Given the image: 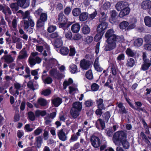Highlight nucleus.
I'll return each mask as SVG.
<instances>
[{
    "label": "nucleus",
    "instance_id": "1",
    "mask_svg": "<svg viewBox=\"0 0 151 151\" xmlns=\"http://www.w3.org/2000/svg\"><path fill=\"white\" fill-rule=\"evenodd\" d=\"M107 44L105 46L104 50L111 51L114 49L116 46V43H121L124 40L123 36H118L114 34L113 29H110L106 32L105 35Z\"/></svg>",
    "mask_w": 151,
    "mask_h": 151
},
{
    "label": "nucleus",
    "instance_id": "2",
    "mask_svg": "<svg viewBox=\"0 0 151 151\" xmlns=\"http://www.w3.org/2000/svg\"><path fill=\"white\" fill-rule=\"evenodd\" d=\"M127 137V135L125 132L122 130L119 131L114 133L112 140L116 145H120V142Z\"/></svg>",
    "mask_w": 151,
    "mask_h": 151
},
{
    "label": "nucleus",
    "instance_id": "3",
    "mask_svg": "<svg viewBox=\"0 0 151 151\" xmlns=\"http://www.w3.org/2000/svg\"><path fill=\"white\" fill-rule=\"evenodd\" d=\"M30 12L29 11H26L24 13H23L22 15V19H27L31 23V28H29L30 30L29 32L30 33H32L33 32V28L35 25V24L34 21L32 19V18L29 16Z\"/></svg>",
    "mask_w": 151,
    "mask_h": 151
},
{
    "label": "nucleus",
    "instance_id": "4",
    "mask_svg": "<svg viewBox=\"0 0 151 151\" xmlns=\"http://www.w3.org/2000/svg\"><path fill=\"white\" fill-rule=\"evenodd\" d=\"M90 142L92 146L95 148H97L101 145V140L98 137L92 135L90 138Z\"/></svg>",
    "mask_w": 151,
    "mask_h": 151
},
{
    "label": "nucleus",
    "instance_id": "5",
    "mask_svg": "<svg viewBox=\"0 0 151 151\" xmlns=\"http://www.w3.org/2000/svg\"><path fill=\"white\" fill-rule=\"evenodd\" d=\"M49 73L50 76L58 80H61L63 78L62 73H60L55 68L51 70L49 72Z\"/></svg>",
    "mask_w": 151,
    "mask_h": 151
},
{
    "label": "nucleus",
    "instance_id": "6",
    "mask_svg": "<svg viewBox=\"0 0 151 151\" xmlns=\"http://www.w3.org/2000/svg\"><path fill=\"white\" fill-rule=\"evenodd\" d=\"M101 23L97 26L96 31L97 33H101L104 34L107 28L108 24L105 22H100Z\"/></svg>",
    "mask_w": 151,
    "mask_h": 151
},
{
    "label": "nucleus",
    "instance_id": "7",
    "mask_svg": "<svg viewBox=\"0 0 151 151\" xmlns=\"http://www.w3.org/2000/svg\"><path fill=\"white\" fill-rule=\"evenodd\" d=\"M91 65V61L85 59L81 60L80 63V66L83 70H87L90 67Z\"/></svg>",
    "mask_w": 151,
    "mask_h": 151
},
{
    "label": "nucleus",
    "instance_id": "8",
    "mask_svg": "<svg viewBox=\"0 0 151 151\" xmlns=\"http://www.w3.org/2000/svg\"><path fill=\"white\" fill-rule=\"evenodd\" d=\"M128 3L126 1H119L117 2L116 5V9L118 11H120L122 9L126 6H129Z\"/></svg>",
    "mask_w": 151,
    "mask_h": 151
},
{
    "label": "nucleus",
    "instance_id": "9",
    "mask_svg": "<svg viewBox=\"0 0 151 151\" xmlns=\"http://www.w3.org/2000/svg\"><path fill=\"white\" fill-rule=\"evenodd\" d=\"M129 6H126L121 11L119 14V16L121 18H123L124 16L129 14L130 9Z\"/></svg>",
    "mask_w": 151,
    "mask_h": 151
},
{
    "label": "nucleus",
    "instance_id": "10",
    "mask_svg": "<svg viewBox=\"0 0 151 151\" xmlns=\"http://www.w3.org/2000/svg\"><path fill=\"white\" fill-rule=\"evenodd\" d=\"M117 13L115 10L111 11L110 12V17L109 18L110 22L112 24H115L116 21Z\"/></svg>",
    "mask_w": 151,
    "mask_h": 151
},
{
    "label": "nucleus",
    "instance_id": "11",
    "mask_svg": "<svg viewBox=\"0 0 151 151\" xmlns=\"http://www.w3.org/2000/svg\"><path fill=\"white\" fill-rule=\"evenodd\" d=\"M73 23V22H67V21L58 24L59 28L62 29L64 30L68 29L69 27Z\"/></svg>",
    "mask_w": 151,
    "mask_h": 151
},
{
    "label": "nucleus",
    "instance_id": "12",
    "mask_svg": "<svg viewBox=\"0 0 151 151\" xmlns=\"http://www.w3.org/2000/svg\"><path fill=\"white\" fill-rule=\"evenodd\" d=\"M59 139L63 141H65L67 140V138L65 132L63 131V129H61L58 133Z\"/></svg>",
    "mask_w": 151,
    "mask_h": 151
},
{
    "label": "nucleus",
    "instance_id": "13",
    "mask_svg": "<svg viewBox=\"0 0 151 151\" xmlns=\"http://www.w3.org/2000/svg\"><path fill=\"white\" fill-rule=\"evenodd\" d=\"M141 6L143 9H149L151 8V1L149 0L144 1L142 3Z\"/></svg>",
    "mask_w": 151,
    "mask_h": 151
},
{
    "label": "nucleus",
    "instance_id": "14",
    "mask_svg": "<svg viewBox=\"0 0 151 151\" xmlns=\"http://www.w3.org/2000/svg\"><path fill=\"white\" fill-rule=\"evenodd\" d=\"M17 1L19 6L23 8L27 7L29 5V3L26 1L27 0H14Z\"/></svg>",
    "mask_w": 151,
    "mask_h": 151
},
{
    "label": "nucleus",
    "instance_id": "15",
    "mask_svg": "<svg viewBox=\"0 0 151 151\" xmlns=\"http://www.w3.org/2000/svg\"><path fill=\"white\" fill-rule=\"evenodd\" d=\"M93 66L95 70L97 72H101L103 70V68L100 66L98 58H96L93 63Z\"/></svg>",
    "mask_w": 151,
    "mask_h": 151
},
{
    "label": "nucleus",
    "instance_id": "16",
    "mask_svg": "<svg viewBox=\"0 0 151 151\" xmlns=\"http://www.w3.org/2000/svg\"><path fill=\"white\" fill-rule=\"evenodd\" d=\"M1 59H4V62L8 64L12 63L14 60L13 58L10 55H4L1 57Z\"/></svg>",
    "mask_w": 151,
    "mask_h": 151
},
{
    "label": "nucleus",
    "instance_id": "17",
    "mask_svg": "<svg viewBox=\"0 0 151 151\" xmlns=\"http://www.w3.org/2000/svg\"><path fill=\"white\" fill-rule=\"evenodd\" d=\"M117 106L119 108V109L118 111V113L120 114H123L127 113V111L125 107L124 106L123 103L120 102L118 104Z\"/></svg>",
    "mask_w": 151,
    "mask_h": 151
},
{
    "label": "nucleus",
    "instance_id": "18",
    "mask_svg": "<svg viewBox=\"0 0 151 151\" xmlns=\"http://www.w3.org/2000/svg\"><path fill=\"white\" fill-rule=\"evenodd\" d=\"M82 108V103L79 101H76L73 103L71 108L81 111Z\"/></svg>",
    "mask_w": 151,
    "mask_h": 151
},
{
    "label": "nucleus",
    "instance_id": "19",
    "mask_svg": "<svg viewBox=\"0 0 151 151\" xmlns=\"http://www.w3.org/2000/svg\"><path fill=\"white\" fill-rule=\"evenodd\" d=\"M62 103V99L59 97L54 98L52 101V103L55 107H58Z\"/></svg>",
    "mask_w": 151,
    "mask_h": 151
},
{
    "label": "nucleus",
    "instance_id": "20",
    "mask_svg": "<svg viewBox=\"0 0 151 151\" xmlns=\"http://www.w3.org/2000/svg\"><path fill=\"white\" fill-rule=\"evenodd\" d=\"M47 75V74L46 75H42L41 77L42 79L45 84H49L52 83L53 80L52 78L50 77H48L45 78V76Z\"/></svg>",
    "mask_w": 151,
    "mask_h": 151
},
{
    "label": "nucleus",
    "instance_id": "21",
    "mask_svg": "<svg viewBox=\"0 0 151 151\" xmlns=\"http://www.w3.org/2000/svg\"><path fill=\"white\" fill-rule=\"evenodd\" d=\"M80 112L81 111L71 108L70 111V114L72 118L75 119L79 116Z\"/></svg>",
    "mask_w": 151,
    "mask_h": 151
},
{
    "label": "nucleus",
    "instance_id": "22",
    "mask_svg": "<svg viewBox=\"0 0 151 151\" xmlns=\"http://www.w3.org/2000/svg\"><path fill=\"white\" fill-rule=\"evenodd\" d=\"M80 25L79 23H76L73 24L71 26V30L73 33H77L80 29Z\"/></svg>",
    "mask_w": 151,
    "mask_h": 151
},
{
    "label": "nucleus",
    "instance_id": "23",
    "mask_svg": "<svg viewBox=\"0 0 151 151\" xmlns=\"http://www.w3.org/2000/svg\"><path fill=\"white\" fill-rule=\"evenodd\" d=\"M121 144H122L124 149H128L129 148L130 143L127 140V138H125V139L120 142V145Z\"/></svg>",
    "mask_w": 151,
    "mask_h": 151
},
{
    "label": "nucleus",
    "instance_id": "24",
    "mask_svg": "<svg viewBox=\"0 0 151 151\" xmlns=\"http://www.w3.org/2000/svg\"><path fill=\"white\" fill-rule=\"evenodd\" d=\"M135 63L134 60L132 58L127 59L126 63V65L127 67L132 68L134 65Z\"/></svg>",
    "mask_w": 151,
    "mask_h": 151
},
{
    "label": "nucleus",
    "instance_id": "25",
    "mask_svg": "<svg viewBox=\"0 0 151 151\" xmlns=\"http://www.w3.org/2000/svg\"><path fill=\"white\" fill-rule=\"evenodd\" d=\"M69 70L72 74H74L76 73L80 72L77 69V65L74 64H71L69 67Z\"/></svg>",
    "mask_w": 151,
    "mask_h": 151
},
{
    "label": "nucleus",
    "instance_id": "26",
    "mask_svg": "<svg viewBox=\"0 0 151 151\" xmlns=\"http://www.w3.org/2000/svg\"><path fill=\"white\" fill-rule=\"evenodd\" d=\"M60 53L63 55H67L69 52V49L67 47L63 46L61 47L60 50Z\"/></svg>",
    "mask_w": 151,
    "mask_h": 151
},
{
    "label": "nucleus",
    "instance_id": "27",
    "mask_svg": "<svg viewBox=\"0 0 151 151\" xmlns=\"http://www.w3.org/2000/svg\"><path fill=\"white\" fill-rule=\"evenodd\" d=\"M82 33L85 35L88 34L90 32L91 29L86 24L84 25L81 29Z\"/></svg>",
    "mask_w": 151,
    "mask_h": 151
},
{
    "label": "nucleus",
    "instance_id": "28",
    "mask_svg": "<svg viewBox=\"0 0 151 151\" xmlns=\"http://www.w3.org/2000/svg\"><path fill=\"white\" fill-rule=\"evenodd\" d=\"M63 45V42L61 38H57L54 42V45L57 48L61 47Z\"/></svg>",
    "mask_w": 151,
    "mask_h": 151
},
{
    "label": "nucleus",
    "instance_id": "29",
    "mask_svg": "<svg viewBox=\"0 0 151 151\" xmlns=\"http://www.w3.org/2000/svg\"><path fill=\"white\" fill-rule=\"evenodd\" d=\"M63 13H60L58 15V24L67 21Z\"/></svg>",
    "mask_w": 151,
    "mask_h": 151
},
{
    "label": "nucleus",
    "instance_id": "30",
    "mask_svg": "<svg viewBox=\"0 0 151 151\" xmlns=\"http://www.w3.org/2000/svg\"><path fill=\"white\" fill-rule=\"evenodd\" d=\"M19 5L17 3H12L10 5V7L14 13H15L19 9Z\"/></svg>",
    "mask_w": 151,
    "mask_h": 151
},
{
    "label": "nucleus",
    "instance_id": "31",
    "mask_svg": "<svg viewBox=\"0 0 151 151\" xmlns=\"http://www.w3.org/2000/svg\"><path fill=\"white\" fill-rule=\"evenodd\" d=\"M46 114L47 112L45 110L41 111L37 110L35 112V116L37 117H38L40 116H44Z\"/></svg>",
    "mask_w": 151,
    "mask_h": 151
},
{
    "label": "nucleus",
    "instance_id": "32",
    "mask_svg": "<svg viewBox=\"0 0 151 151\" xmlns=\"http://www.w3.org/2000/svg\"><path fill=\"white\" fill-rule=\"evenodd\" d=\"M129 23L126 21H123L120 22L119 24V27L120 29L123 30L126 29L129 25Z\"/></svg>",
    "mask_w": 151,
    "mask_h": 151
},
{
    "label": "nucleus",
    "instance_id": "33",
    "mask_svg": "<svg viewBox=\"0 0 151 151\" xmlns=\"http://www.w3.org/2000/svg\"><path fill=\"white\" fill-rule=\"evenodd\" d=\"M145 25L148 27H151V17L149 16H146L144 19Z\"/></svg>",
    "mask_w": 151,
    "mask_h": 151
},
{
    "label": "nucleus",
    "instance_id": "34",
    "mask_svg": "<svg viewBox=\"0 0 151 151\" xmlns=\"http://www.w3.org/2000/svg\"><path fill=\"white\" fill-rule=\"evenodd\" d=\"M111 116L110 112L109 111H107L104 113L102 115V117L105 122H107Z\"/></svg>",
    "mask_w": 151,
    "mask_h": 151
},
{
    "label": "nucleus",
    "instance_id": "35",
    "mask_svg": "<svg viewBox=\"0 0 151 151\" xmlns=\"http://www.w3.org/2000/svg\"><path fill=\"white\" fill-rule=\"evenodd\" d=\"M21 55L19 56V58L22 59H24L27 57V51L25 50V48H23L21 51Z\"/></svg>",
    "mask_w": 151,
    "mask_h": 151
},
{
    "label": "nucleus",
    "instance_id": "36",
    "mask_svg": "<svg viewBox=\"0 0 151 151\" xmlns=\"http://www.w3.org/2000/svg\"><path fill=\"white\" fill-rule=\"evenodd\" d=\"M36 147L38 148H40L41 147V144L42 142V137L40 136L37 137L36 138Z\"/></svg>",
    "mask_w": 151,
    "mask_h": 151
},
{
    "label": "nucleus",
    "instance_id": "37",
    "mask_svg": "<svg viewBox=\"0 0 151 151\" xmlns=\"http://www.w3.org/2000/svg\"><path fill=\"white\" fill-rule=\"evenodd\" d=\"M97 107H101V108H105L104 104V100L103 99L100 98L96 101Z\"/></svg>",
    "mask_w": 151,
    "mask_h": 151
},
{
    "label": "nucleus",
    "instance_id": "38",
    "mask_svg": "<svg viewBox=\"0 0 151 151\" xmlns=\"http://www.w3.org/2000/svg\"><path fill=\"white\" fill-rule=\"evenodd\" d=\"M125 52L128 57H133L135 55V53L130 48H128L127 49Z\"/></svg>",
    "mask_w": 151,
    "mask_h": 151
},
{
    "label": "nucleus",
    "instance_id": "39",
    "mask_svg": "<svg viewBox=\"0 0 151 151\" xmlns=\"http://www.w3.org/2000/svg\"><path fill=\"white\" fill-rule=\"evenodd\" d=\"M112 82V80L110 78H108L106 83L104 85V86L108 87L111 89L113 90L114 88L113 87V84H111Z\"/></svg>",
    "mask_w": 151,
    "mask_h": 151
},
{
    "label": "nucleus",
    "instance_id": "40",
    "mask_svg": "<svg viewBox=\"0 0 151 151\" xmlns=\"http://www.w3.org/2000/svg\"><path fill=\"white\" fill-rule=\"evenodd\" d=\"M81 13V9L80 8H76L72 11V13L73 16L77 17L79 16Z\"/></svg>",
    "mask_w": 151,
    "mask_h": 151
},
{
    "label": "nucleus",
    "instance_id": "41",
    "mask_svg": "<svg viewBox=\"0 0 151 151\" xmlns=\"http://www.w3.org/2000/svg\"><path fill=\"white\" fill-rule=\"evenodd\" d=\"M143 40L141 38H138L134 42V45L137 47H139L142 44Z\"/></svg>",
    "mask_w": 151,
    "mask_h": 151
},
{
    "label": "nucleus",
    "instance_id": "42",
    "mask_svg": "<svg viewBox=\"0 0 151 151\" xmlns=\"http://www.w3.org/2000/svg\"><path fill=\"white\" fill-rule=\"evenodd\" d=\"M42 13L43 9L40 7L34 12V14L36 18H39V17Z\"/></svg>",
    "mask_w": 151,
    "mask_h": 151
},
{
    "label": "nucleus",
    "instance_id": "43",
    "mask_svg": "<svg viewBox=\"0 0 151 151\" xmlns=\"http://www.w3.org/2000/svg\"><path fill=\"white\" fill-rule=\"evenodd\" d=\"M86 78L88 80H92L93 78L92 71L91 69L88 70L86 73Z\"/></svg>",
    "mask_w": 151,
    "mask_h": 151
},
{
    "label": "nucleus",
    "instance_id": "44",
    "mask_svg": "<svg viewBox=\"0 0 151 151\" xmlns=\"http://www.w3.org/2000/svg\"><path fill=\"white\" fill-rule=\"evenodd\" d=\"M79 15V20L81 21H85L88 17V15L86 12H83Z\"/></svg>",
    "mask_w": 151,
    "mask_h": 151
},
{
    "label": "nucleus",
    "instance_id": "45",
    "mask_svg": "<svg viewBox=\"0 0 151 151\" xmlns=\"http://www.w3.org/2000/svg\"><path fill=\"white\" fill-rule=\"evenodd\" d=\"M69 56H74L76 52L75 47L72 46H69Z\"/></svg>",
    "mask_w": 151,
    "mask_h": 151
},
{
    "label": "nucleus",
    "instance_id": "46",
    "mask_svg": "<svg viewBox=\"0 0 151 151\" xmlns=\"http://www.w3.org/2000/svg\"><path fill=\"white\" fill-rule=\"evenodd\" d=\"M24 24L23 25V27L24 28V29L25 30H27L29 28V26H31V23L28 20H24Z\"/></svg>",
    "mask_w": 151,
    "mask_h": 151
},
{
    "label": "nucleus",
    "instance_id": "47",
    "mask_svg": "<svg viewBox=\"0 0 151 151\" xmlns=\"http://www.w3.org/2000/svg\"><path fill=\"white\" fill-rule=\"evenodd\" d=\"M38 103L42 106H45L47 104L46 100L43 98L39 99L37 101Z\"/></svg>",
    "mask_w": 151,
    "mask_h": 151
},
{
    "label": "nucleus",
    "instance_id": "48",
    "mask_svg": "<svg viewBox=\"0 0 151 151\" xmlns=\"http://www.w3.org/2000/svg\"><path fill=\"white\" fill-rule=\"evenodd\" d=\"M106 136L109 137H113L114 135V131L111 129H107L106 130Z\"/></svg>",
    "mask_w": 151,
    "mask_h": 151
},
{
    "label": "nucleus",
    "instance_id": "49",
    "mask_svg": "<svg viewBox=\"0 0 151 151\" xmlns=\"http://www.w3.org/2000/svg\"><path fill=\"white\" fill-rule=\"evenodd\" d=\"M98 109L96 110L95 114L97 116H101L103 113V110L105 109V108H101V107H97Z\"/></svg>",
    "mask_w": 151,
    "mask_h": 151
},
{
    "label": "nucleus",
    "instance_id": "50",
    "mask_svg": "<svg viewBox=\"0 0 151 151\" xmlns=\"http://www.w3.org/2000/svg\"><path fill=\"white\" fill-rule=\"evenodd\" d=\"M38 19L42 20V21L46 22L47 21V13L43 12L41 15L39 17Z\"/></svg>",
    "mask_w": 151,
    "mask_h": 151
},
{
    "label": "nucleus",
    "instance_id": "51",
    "mask_svg": "<svg viewBox=\"0 0 151 151\" xmlns=\"http://www.w3.org/2000/svg\"><path fill=\"white\" fill-rule=\"evenodd\" d=\"M99 86L96 83H92L91 86V89L92 91H97L99 89Z\"/></svg>",
    "mask_w": 151,
    "mask_h": 151
},
{
    "label": "nucleus",
    "instance_id": "52",
    "mask_svg": "<svg viewBox=\"0 0 151 151\" xmlns=\"http://www.w3.org/2000/svg\"><path fill=\"white\" fill-rule=\"evenodd\" d=\"M100 14L101 15V16L99 19L100 22H105L106 18H107V16L106 14H105L104 12H101Z\"/></svg>",
    "mask_w": 151,
    "mask_h": 151
},
{
    "label": "nucleus",
    "instance_id": "53",
    "mask_svg": "<svg viewBox=\"0 0 151 151\" xmlns=\"http://www.w3.org/2000/svg\"><path fill=\"white\" fill-rule=\"evenodd\" d=\"M111 4L109 1L106 2L103 4V9L104 10H108L110 8Z\"/></svg>",
    "mask_w": 151,
    "mask_h": 151
},
{
    "label": "nucleus",
    "instance_id": "54",
    "mask_svg": "<svg viewBox=\"0 0 151 151\" xmlns=\"http://www.w3.org/2000/svg\"><path fill=\"white\" fill-rule=\"evenodd\" d=\"M28 117L29 119L32 121H34L35 120V117L34 113L31 111H29L28 113Z\"/></svg>",
    "mask_w": 151,
    "mask_h": 151
},
{
    "label": "nucleus",
    "instance_id": "55",
    "mask_svg": "<svg viewBox=\"0 0 151 151\" xmlns=\"http://www.w3.org/2000/svg\"><path fill=\"white\" fill-rule=\"evenodd\" d=\"M104 34L101 33H97L94 37V40L96 42L100 40L104 35Z\"/></svg>",
    "mask_w": 151,
    "mask_h": 151
},
{
    "label": "nucleus",
    "instance_id": "56",
    "mask_svg": "<svg viewBox=\"0 0 151 151\" xmlns=\"http://www.w3.org/2000/svg\"><path fill=\"white\" fill-rule=\"evenodd\" d=\"M151 65V63H143L141 68V69L143 71L147 70Z\"/></svg>",
    "mask_w": 151,
    "mask_h": 151
},
{
    "label": "nucleus",
    "instance_id": "57",
    "mask_svg": "<svg viewBox=\"0 0 151 151\" xmlns=\"http://www.w3.org/2000/svg\"><path fill=\"white\" fill-rule=\"evenodd\" d=\"M2 12L5 15L7 13H8L9 15H11L12 14L11 10L10 8L8 6L4 7Z\"/></svg>",
    "mask_w": 151,
    "mask_h": 151
},
{
    "label": "nucleus",
    "instance_id": "58",
    "mask_svg": "<svg viewBox=\"0 0 151 151\" xmlns=\"http://www.w3.org/2000/svg\"><path fill=\"white\" fill-rule=\"evenodd\" d=\"M145 42L147 43H151V35L149 34L146 35L144 37Z\"/></svg>",
    "mask_w": 151,
    "mask_h": 151
},
{
    "label": "nucleus",
    "instance_id": "59",
    "mask_svg": "<svg viewBox=\"0 0 151 151\" xmlns=\"http://www.w3.org/2000/svg\"><path fill=\"white\" fill-rule=\"evenodd\" d=\"M45 22L44 21H42V20H40V19H38L36 23L37 27L40 28L42 27L44 25Z\"/></svg>",
    "mask_w": 151,
    "mask_h": 151
},
{
    "label": "nucleus",
    "instance_id": "60",
    "mask_svg": "<svg viewBox=\"0 0 151 151\" xmlns=\"http://www.w3.org/2000/svg\"><path fill=\"white\" fill-rule=\"evenodd\" d=\"M51 93V90L49 89H47L42 91L41 94L46 96L50 95Z\"/></svg>",
    "mask_w": 151,
    "mask_h": 151
},
{
    "label": "nucleus",
    "instance_id": "61",
    "mask_svg": "<svg viewBox=\"0 0 151 151\" xmlns=\"http://www.w3.org/2000/svg\"><path fill=\"white\" fill-rule=\"evenodd\" d=\"M125 59V55L124 53H122L119 54L116 58V60L118 62L124 60Z\"/></svg>",
    "mask_w": 151,
    "mask_h": 151
},
{
    "label": "nucleus",
    "instance_id": "62",
    "mask_svg": "<svg viewBox=\"0 0 151 151\" xmlns=\"http://www.w3.org/2000/svg\"><path fill=\"white\" fill-rule=\"evenodd\" d=\"M82 36L78 33L75 34L74 35L72 38V40H79L81 38Z\"/></svg>",
    "mask_w": 151,
    "mask_h": 151
},
{
    "label": "nucleus",
    "instance_id": "63",
    "mask_svg": "<svg viewBox=\"0 0 151 151\" xmlns=\"http://www.w3.org/2000/svg\"><path fill=\"white\" fill-rule=\"evenodd\" d=\"M93 37L91 36H87L85 39V42L87 44H90L93 41Z\"/></svg>",
    "mask_w": 151,
    "mask_h": 151
},
{
    "label": "nucleus",
    "instance_id": "64",
    "mask_svg": "<svg viewBox=\"0 0 151 151\" xmlns=\"http://www.w3.org/2000/svg\"><path fill=\"white\" fill-rule=\"evenodd\" d=\"M93 101L92 100L90 99L87 100L85 102V104L86 106L88 107H89L93 105Z\"/></svg>",
    "mask_w": 151,
    "mask_h": 151
}]
</instances>
